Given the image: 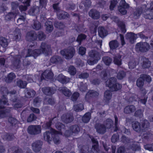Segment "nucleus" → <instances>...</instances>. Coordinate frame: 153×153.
Here are the masks:
<instances>
[{
	"mask_svg": "<svg viewBox=\"0 0 153 153\" xmlns=\"http://www.w3.org/2000/svg\"><path fill=\"white\" fill-rule=\"evenodd\" d=\"M30 0H27L24 3V5H21L19 7V9L21 11H25L27 9V7L29 6V3Z\"/></svg>",
	"mask_w": 153,
	"mask_h": 153,
	"instance_id": "nucleus-20",
	"label": "nucleus"
},
{
	"mask_svg": "<svg viewBox=\"0 0 153 153\" xmlns=\"http://www.w3.org/2000/svg\"><path fill=\"white\" fill-rule=\"evenodd\" d=\"M116 79L111 78L106 82V85L112 91H117L121 89V85L118 83H116Z\"/></svg>",
	"mask_w": 153,
	"mask_h": 153,
	"instance_id": "nucleus-4",
	"label": "nucleus"
},
{
	"mask_svg": "<svg viewBox=\"0 0 153 153\" xmlns=\"http://www.w3.org/2000/svg\"><path fill=\"white\" fill-rule=\"evenodd\" d=\"M15 75L14 73H11L9 74L7 77V82H9L12 79L15 78Z\"/></svg>",
	"mask_w": 153,
	"mask_h": 153,
	"instance_id": "nucleus-42",
	"label": "nucleus"
},
{
	"mask_svg": "<svg viewBox=\"0 0 153 153\" xmlns=\"http://www.w3.org/2000/svg\"><path fill=\"white\" fill-rule=\"evenodd\" d=\"M92 142L94 143V145L92 146V149H94V150L97 151V149L98 147V142L94 138H92L91 137H90Z\"/></svg>",
	"mask_w": 153,
	"mask_h": 153,
	"instance_id": "nucleus-29",
	"label": "nucleus"
},
{
	"mask_svg": "<svg viewBox=\"0 0 153 153\" xmlns=\"http://www.w3.org/2000/svg\"><path fill=\"white\" fill-rule=\"evenodd\" d=\"M136 48L137 50L142 52H145L149 49V46L146 42H140L137 44Z\"/></svg>",
	"mask_w": 153,
	"mask_h": 153,
	"instance_id": "nucleus-6",
	"label": "nucleus"
},
{
	"mask_svg": "<svg viewBox=\"0 0 153 153\" xmlns=\"http://www.w3.org/2000/svg\"><path fill=\"white\" fill-rule=\"evenodd\" d=\"M47 0H40V7L45 8L46 3Z\"/></svg>",
	"mask_w": 153,
	"mask_h": 153,
	"instance_id": "nucleus-50",
	"label": "nucleus"
},
{
	"mask_svg": "<svg viewBox=\"0 0 153 153\" xmlns=\"http://www.w3.org/2000/svg\"><path fill=\"white\" fill-rule=\"evenodd\" d=\"M31 109L33 112L35 113H39V109H38L32 107L31 108Z\"/></svg>",
	"mask_w": 153,
	"mask_h": 153,
	"instance_id": "nucleus-61",
	"label": "nucleus"
},
{
	"mask_svg": "<svg viewBox=\"0 0 153 153\" xmlns=\"http://www.w3.org/2000/svg\"><path fill=\"white\" fill-rule=\"evenodd\" d=\"M62 90L64 95L66 96H69L71 94V93L69 90L65 87L62 88Z\"/></svg>",
	"mask_w": 153,
	"mask_h": 153,
	"instance_id": "nucleus-34",
	"label": "nucleus"
},
{
	"mask_svg": "<svg viewBox=\"0 0 153 153\" xmlns=\"http://www.w3.org/2000/svg\"><path fill=\"white\" fill-rule=\"evenodd\" d=\"M140 33L139 34L137 35L131 33H128L126 35V38L129 39L130 42L131 43H133L134 40L136 39L137 35L140 36L141 38H143V36L140 35Z\"/></svg>",
	"mask_w": 153,
	"mask_h": 153,
	"instance_id": "nucleus-9",
	"label": "nucleus"
},
{
	"mask_svg": "<svg viewBox=\"0 0 153 153\" xmlns=\"http://www.w3.org/2000/svg\"><path fill=\"white\" fill-rule=\"evenodd\" d=\"M41 145L40 142L33 143L32 146L33 150L36 152L39 151L41 148Z\"/></svg>",
	"mask_w": 153,
	"mask_h": 153,
	"instance_id": "nucleus-18",
	"label": "nucleus"
},
{
	"mask_svg": "<svg viewBox=\"0 0 153 153\" xmlns=\"http://www.w3.org/2000/svg\"><path fill=\"white\" fill-rule=\"evenodd\" d=\"M36 118L35 116L33 114H31L27 119V121L28 122H30L35 120Z\"/></svg>",
	"mask_w": 153,
	"mask_h": 153,
	"instance_id": "nucleus-46",
	"label": "nucleus"
},
{
	"mask_svg": "<svg viewBox=\"0 0 153 153\" xmlns=\"http://www.w3.org/2000/svg\"><path fill=\"white\" fill-rule=\"evenodd\" d=\"M16 16V15L12 13H10L6 16V18L8 17L9 16H10V19H11V18H13V17H14Z\"/></svg>",
	"mask_w": 153,
	"mask_h": 153,
	"instance_id": "nucleus-63",
	"label": "nucleus"
},
{
	"mask_svg": "<svg viewBox=\"0 0 153 153\" xmlns=\"http://www.w3.org/2000/svg\"><path fill=\"white\" fill-rule=\"evenodd\" d=\"M84 107L83 105L80 104L77 105H74V110L76 111H81L83 109Z\"/></svg>",
	"mask_w": 153,
	"mask_h": 153,
	"instance_id": "nucleus-30",
	"label": "nucleus"
},
{
	"mask_svg": "<svg viewBox=\"0 0 153 153\" xmlns=\"http://www.w3.org/2000/svg\"><path fill=\"white\" fill-rule=\"evenodd\" d=\"M89 16L94 19H97L100 16L99 13L95 10H91L89 12Z\"/></svg>",
	"mask_w": 153,
	"mask_h": 153,
	"instance_id": "nucleus-15",
	"label": "nucleus"
},
{
	"mask_svg": "<svg viewBox=\"0 0 153 153\" xmlns=\"http://www.w3.org/2000/svg\"><path fill=\"white\" fill-rule=\"evenodd\" d=\"M50 46L45 43H43L41 45V48L42 50V52L46 54L50 50Z\"/></svg>",
	"mask_w": 153,
	"mask_h": 153,
	"instance_id": "nucleus-12",
	"label": "nucleus"
},
{
	"mask_svg": "<svg viewBox=\"0 0 153 153\" xmlns=\"http://www.w3.org/2000/svg\"><path fill=\"white\" fill-rule=\"evenodd\" d=\"M26 82H23L21 80L18 81L17 82V85L21 88H25L26 86Z\"/></svg>",
	"mask_w": 153,
	"mask_h": 153,
	"instance_id": "nucleus-32",
	"label": "nucleus"
},
{
	"mask_svg": "<svg viewBox=\"0 0 153 153\" xmlns=\"http://www.w3.org/2000/svg\"><path fill=\"white\" fill-rule=\"evenodd\" d=\"M135 110V107L133 105H131L126 107L124 109V112L125 113H129L134 111Z\"/></svg>",
	"mask_w": 153,
	"mask_h": 153,
	"instance_id": "nucleus-21",
	"label": "nucleus"
},
{
	"mask_svg": "<svg viewBox=\"0 0 153 153\" xmlns=\"http://www.w3.org/2000/svg\"><path fill=\"white\" fill-rule=\"evenodd\" d=\"M0 103L1 105L4 104L6 105L7 104V99L4 97L1 100L0 99Z\"/></svg>",
	"mask_w": 153,
	"mask_h": 153,
	"instance_id": "nucleus-55",
	"label": "nucleus"
},
{
	"mask_svg": "<svg viewBox=\"0 0 153 153\" xmlns=\"http://www.w3.org/2000/svg\"><path fill=\"white\" fill-rule=\"evenodd\" d=\"M118 134H114L112 136L111 140L113 143H115L118 140Z\"/></svg>",
	"mask_w": 153,
	"mask_h": 153,
	"instance_id": "nucleus-49",
	"label": "nucleus"
},
{
	"mask_svg": "<svg viewBox=\"0 0 153 153\" xmlns=\"http://www.w3.org/2000/svg\"><path fill=\"white\" fill-rule=\"evenodd\" d=\"M57 15L59 18L61 19H65L66 17H68V15L67 13L65 12H61V13L58 12Z\"/></svg>",
	"mask_w": 153,
	"mask_h": 153,
	"instance_id": "nucleus-23",
	"label": "nucleus"
},
{
	"mask_svg": "<svg viewBox=\"0 0 153 153\" xmlns=\"http://www.w3.org/2000/svg\"><path fill=\"white\" fill-rule=\"evenodd\" d=\"M68 72L71 75H74L76 73V70L73 66H71L69 67Z\"/></svg>",
	"mask_w": 153,
	"mask_h": 153,
	"instance_id": "nucleus-38",
	"label": "nucleus"
},
{
	"mask_svg": "<svg viewBox=\"0 0 153 153\" xmlns=\"http://www.w3.org/2000/svg\"><path fill=\"white\" fill-rule=\"evenodd\" d=\"M65 78L66 77L65 76L60 74L59 76L58 79L59 81L63 82L64 79H65Z\"/></svg>",
	"mask_w": 153,
	"mask_h": 153,
	"instance_id": "nucleus-54",
	"label": "nucleus"
},
{
	"mask_svg": "<svg viewBox=\"0 0 153 153\" xmlns=\"http://www.w3.org/2000/svg\"><path fill=\"white\" fill-rule=\"evenodd\" d=\"M96 128L97 131L99 133L103 134L105 131L106 128L103 125L98 124L96 126Z\"/></svg>",
	"mask_w": 153,
	"mask_h": 153,
	"instance_id": "nucleus-13",
	"label": "nucleus"
},
{
	"mask_svg": "<svg viewBox=\"0 0 153 153\" xmlns=\"http://www.w3.org/2000/svg\"><path fill=\"white\" fill-rule=\"evenodd\" d=\"M86 52V49L83 47H80L79 49L78 52L79 54L82 55H84Z\"/></svg>",
	"mask_w": 153,
	"mask_h": 153,
	"instance_id": "nucleus-40",
	"label": "nucleus"
},
{
	"mask_svg": "<svg viewBox=\"0 0 153 153\" xmlns=\"http://www.w3.org/2000/svg\"><path fill=\"white\" fill-rule=\"evenodd\" d=\"M111 94L109 91H106L105 93L104 100L107 103L111 99Z\"/></svg>",
	"mask_w": 153,
	"mask_h": 153,
	"instance_id": "nucleus-16",
	"label": "nucleus"
},
{
	"mask_svg": "<svg viewBox=\"0 0 153 153\" xmlns=\"http://www.w3.org/2000/svg\"><path fill=\"white\" fill-rule=\"evenodd\" d=\"M91 114L90 113H88L85 114L82 118L83 121L84 123H87L90 119Z\"/></svg>",
	"mask_w": 153,
	"mask_h": 153,
	"instance_id": "nucleus-25",
	"label": "nucleus"
},
{
	"mask_svg": "<svg viewBox=\"0 0 153 153\" xmlns=\"http://www.w3.org/2000/svg\"><path fill=\"white\" fill-rule=\"evenodd\" d=\"M90 58L88 60L87 62L88 64L93 65L96 63L100 59L99 54L95 51H92L89 53Z\"/></svg>",
	"mask_w": 153,
	"mask_h": 153,
	"instance_id": "nucleus-3",
	"label": "nucleus"
},
{
	"mask_svg": "<svg viewBox=\"0 0 153 153\" xmlns=\"http://www.w3.org/2000/svg\"><path fill=\"white\" fill-rule=\"evenodd\" d=\"M39 12V9L38 7H36L34 9H31L29 13L30 15H33L38 13Z\"/></svg>",
	"mask_w": 153,
	"mask_h": 153,
	"instance_id": "nucleus-28",
	"label": "nucleus"
},
{
	"mask_svg": "<svg viewBox=\"0 0 153 153\" xmlns=\"http://www.w3.org/2000/svg\"><path fill=\"white\" fill-rule=\"evenodd\" d=\"M118 27L119 29L121 30L122 33H125L126 32L124 24L123 22H120Z\"/></svg>",
	"mask_w": 153,
	"mask_h": 153,
	"instance_id": "nucleus-36",
	"label": "nucleus"
},
{
	"mask_svg": "<svg viewBox=\"0 0 153 153\" xmlns=\"http://www.w3.org/2000/svg\"><path fill=\"white\" fill-rule=\"evenodd\" d=\"M20 34L19 33H18L16 35V36L14 37V39L16 40H18L20 39Z\"/></svg>",
	"mask_w": 153,
	"mask_h": 153,
	"instance_id": "nucleus-64",
	"label": "nucleus"
},
{
	"mask_svg": "<svg viewBox=\"0 0 153 153\" xmlns=\"http://www.w3.org/2000/svg\"><path fill=\"white\" fill-rule=\"evenodd\" d=\"M9 112L8 109L0 106V117L3 118L6 117L8 114Z\"/></svg>",
	"mask_w": 153,
	"mask_h": 153,
	"instance_id": "nucleus-11",
	"label": "nucleus"
},
{
	"mask_svg": "<svg viewBox=\"0 0 153 153\" xmlns=\"http://www.w3.org/2000/svg\"><path fill=\"white\" fill-rule=\"evenodd\" d=\"M28 132L31 134H37L41 132V126H30L28 128Z\"/></svg>",
	"mask_w": 153,
	"mask_h": 153,
	"instance_id": "nucleus-8",
	"label": "nucleus"
},
{
	"mask_svg": "<svg viewBox=\"0 0 153 153\" xmlns=\"http://www.w3.org/2000/svg\"><path fill=\"white\" fill-rule=\"evenodd\" d=\"M117 3V1L112 0L111 2V4L110 6V9L111 10H113L114 8L115 7Z\"/></svg>",
	"mask_w": 153,
	"mask_h": 153,
	"instance_id": "nucleus-37",
	"label": "nucleus"
},
{
	"mask_svg": "<svg viewBox=\"0 0 153 153\" xmlns=\"http://www.w3.org/2000/svg\"><path fill=\"white\" fill-rule=\"evenodd\" d=\"M0 45L3 47H7V43L6 39L3 37H0Z\"/></svg>",
	"mask_w": 153,
	"mask_h": 153,
	"instance_id": "nucleus-27",
	"label": "nucleus"
},
{
	"mask_svg": "<svg viewBox=\"0 0 153 153\" xmlns=\"http://www.w3.org/2000/svg\"><path fill=\"white\" fill-rule=\"evenodd\" d=\"M103 60L106 65H109L112 61V60L110 58L107 57H104L103 59Z\"/></svg>",
	"mask_w": 153,
	"mask_h": 153,
	"instance_id": "nucleus-33",
	"label": "nucleus"
},
{
	"mask_svg": "<svg viewBox=\"0 0 153 153\" xmlns=\"http://www.w3.org/2000/svg\"><path fill=\"white\" fill-rule=\"evenodd\" d=\"M62 119L63 121H65V122L66 123L69 122L73 120V118L72 117H70L68 119H66V120L65 121L63 119V117H62Z\"/></svg>",
	"mask_w": 153,
	"mask_h": 153,
	"instance_id": "nucleus-60",
	"label": "nucleus"
},
{
	"mask_svg": "<svg viewBox=\"0 0 153 153\" xmlns=\"http://www.w3.org/2000/svg\"><path fill=\"white\" fill-rule=\"evenodd\" d=\"M143 13L144 17L146 19H153V1L147 5H143L141 9H137L134 13L135 18L139 16Z\"/></svg>",
	"mask_w": 153,
	"mask_h": 153,
	"instance_id": "nucleus-1",
	"label": "nucleus"
},
{
	"mask_svg": "<svg viewBox=\"0 0 153 153\" xmlns=\"http://www.w3.org/2000/svg\"><path fill=\"white\" fill-rule=\"evenodd\" d=\"M117 153H124V149L123 147H119Z\"/></svg>",
	"mask_w": 153,
	"mask_h": 153,
	"instance_id": "nucleus-58",
	"label": "nucleus"
},
{
	"mask_svg": "<svg viewBox=\"0 0 153 153\" xmlns=\"http://www.w3.org/2000/svg\"><path fill=\"white\" fill-rule=\"evenodd\" d=\"M144 122V124L143 125V127L146 128L149 126V123L147 120H145Z\"/></svg>",
	"mask_w": 153,
	"mask_h": 153,
	"instance_id": "nucleus-59",
	"label": "nucleus"
},
{
	"mask_svg": "<svg viewBox=\"0 0 153 153\" xmlns=\"http://www.w3.org/2000/svg\"><path fill=\"white\" fill-rule=\"evenodd\" d=\"M120 58V56H119L118 58L115 57L114 60V63L118 65H120L121 64Z\"/></svg>",
	"mask_w": 153,
	"mask_h": 153,
	"instance_id": "nucleus-39",
	"label": "nucleus"
},
{
	"mask_svg": "<svg viewBox=\"0 0 153 153\" xmlns=\"http://www.w3.org/2000/svg\"><path fill=\"white\" fill-rule=\"evenodd\" d=\"M128 5L127 4L124 0H121L118 7L119 12L122 14L125 15L126 14L127 11L126 9L128 7Z\"/></svg>",
	"mask_w": 153,
	"mask_h": 153,
	"instance_id": "nucleus-7",
	"label": "nucleus"
},
{
	"mask_svg": "<svg viewBox=\"0 0 153 153\" xmlns=\"http://www.w3.org/2000/svg\"><path fill=\"white\" fill-rule=\"evenodd\" d=\"M60 58L57 56H55L52 57L50 59V61L52 63H56L60 60Z\"/></svg>",
	"mask_w": 153,
	"mask_h": 153,
	"instance_id": "nucleus-35",
	"label": "nucleus"
},
{
	"mask_svg": "<svg viewBox=\"0 0 153 153\" xmlns=\"http://www.w3.org/2000/svg\"><path fill=\"white\" fill-rule=\"evenodd\" d=\"M120 38L121 42V45H124L125 43L124 40V37L122 35L120 34Z\"/></svg>",
	"mask_w": 153,
	"mask_h": 153,
	"instance_id": "nucleus-56",
	"label": "nucleus"
},
{
	"mask_svg": "<svg viewBox=\"0 0 153 153\" xmlns=\"http://www.w3.org/2000/svg\"><path fill=\"white\" fill-rule=\"evenodd\" d=\"M75 52V50L72 48L69 50L65 49L61 51V54L67 59L72 58Z\"/></svg>",
	"mask_w": 153,
	"mask_h": 153,
	"instance_id": "nucleus-5",
	"label": "nucleus"
},
{
	"mask_svg": "<svg viewBox=\"0 0 153 153\" xmlns=\"http://www.w3.org/2000/svg\"><path fill=\"white\" fill-rule=\"evenodd\" d=\"M42 91L43 92L46 94L50 95L53 94L54 91L53 90V89H51L49 87H45L42 88Z\"/></svg>",
	"mask_w": 153,
	"mask_h": 153,
	"instance_id": "nucleus-19",
	"label": "nucleus"
},
{
	"mask_svg": "<svg viewBox=\"0 0 153 153\" xmlns=\"http://www.w3.org/2000/svg\"><path fill=\"white\" fill-rule=\"evenodd\" d=\"M143 79L141 75L140 77L138 79L137 81V86L140 87L143 85Z\"/></svg>",
	"mask_w": 153,
	"mask_h": 153,
	"instance_id": "nucleus-31",
	"label": "nucleus"
},
{
	"mask_svg": "<svg viewBox=\"0 0 153 153\" xmlns=\"http://www.w3.org/2000/svg\"><path fill=\"white\" fill-rule=\"evenodd\" d=\"M151 65V62L150 61H147L146 64L144 63L143 65V67L145 68H147L150 66Z\"/></svg>",
	"mask_w": 153,
	"mask_h": 153,
	"instance_id": "nucleus-62",
	"label": "nucleus"
},
{
	"mask_svg": "<svg viewBox=\"0 0 153 153\" xmlns=\"http://www.w3.org/2000/svg\"><path fill=\"white\" fill-rule=\"evenodd\" d=\"M51 133L50 134L49 132H46L44 134V140L49 142V141L51 140V139L50 136L51 134L52 137H53V140L54 143L55 144L59 142V140L57 137H58L59 135H61L62 133L60 132L51 129Z\"/></svg>",
	"mask_w": 153,
	"mask_h": 153,
	"instance_id": "nucleus-2",
	"label": "nucleus"
},
{
	"mask_svg": "<svg viewBox=\"0 0 153 153\" xmlns=\"http://www.w3.org/2000/svg\"><path fill=\"white\" fill-rule=\"evenodd\" d=\"M143 79L145 78L146 80L148 82H150L151 81V78L150 76L147 75L142 74L141 75Z\"/></svg>",
	"mask_w": 153,
	"mask_h": 153,
	"instance_id": "nucleus-48",
	"label": "nucleus"
},
{
	"mask_svg": "<svg viewBox=\"0 0 153 153\" xmlns=\"http://www.w3.org/2000/svg\"><path fill=\"white\" fill-rule=\"evenodd\" d=\"M41 27L40 23L38 21H36L35 22L33 26V28L36 30L39 29Z\"/></svg>",
	"mask_w": 153,
	"mask_h": 153,
	"instance_id": "nucleus-43",
	"label": "nucleus"
},
{
	"mask_svg": "<svg viewBox=\"0 0 153 153\" xmlns=\"http://www.w3.org/2000/svg\"><path fill=\"white\" fill-rule=\"evenodd\" d=\"M79 94L78 93L75 92L72 95V100L73 101H74L77 99L79 96Z\"/></svg>",
	"mask_w": 153,
	"mask_h": 153,
	"instance_id": "nucleus-51",
	"label": "nucleus"
},
{
	"mask_svg": "<svg viewBox=\"0 0 153 153\" xmlns=\"http://www.w3.org/2000/svg\"><path fill=\"white\" fill-rule=\"evenodd\" d=\"M118 45L117 42L115 40L112 41L109 43L110 47L112 49H114L117 48Z\"/></svg>",
	"mask_w": 153,
	"mask_h": 153,
	"instance_id": "nucleus-24",
	"label": "nucleus"
},
{
	"mask_svg": "<svg viewBox=\"0 0 153 153\" xmlns=\"http://www.w3.org/2000/svg\"><path fill=\"white\" fill-rule=\"evenodd\" d=\"M86 37L85 35L81 34L78 36L77 40L78 42H80L82 40L85 39Z\"/></svg>",
	"mask_w": 153,
	"mask_h": 153,
	"instance_id": "nucleus-44",
	"label": "nucleus"
},
{
	"mask_svg": "<svg viewBox=\"0 0 153 153\" xmlns=\"http://www.w3.org/2000/svg\"><path fill=\"white\" fill-rule=\"evenodd\" d=\"M30 37L34 40L36 39L37 37L40 40H42L45 38V36L42 32H40L38 35H37L33 31L31 32Z\"/></svg>",
	"mask_w": 153,
	"mask_h": 153,
	"instance_id": "nucleus-10",
	"label": "nucleus"
},
{
	"mask_svg": "<svg viewBox=\"0 0 153 153\" xmlns=\"http://www.w3.org/2000/svg\"><path fill=\"white\" fill-rule=\"evenodd\" d=\"M64 126L61 123H58L56 125V128L59 130H60L62 128H64Z\"/></svg>",
	"mask_w": 153,
	"mask_h": 153,
	"instance_id": "nucleus-53",
	"label": "nucleus"
},
{
	"mask_svg": "<svg viewBox=\"0 0 153 153\" xmlns=\"http://www.w3.org/2000/svg\"><path fill=\"white\" fill-rule=\"evenodd\" d=\"M125 73L123 71H121L117 74V77L118 79H121L125 76Z\"/></svg>",
	"mask_w": 153,
	"mask_h": 153,
	"instance_id": "nucleus-45",
	"label": "nucleus"
},
{
	"mask_svg": "<svg viewBox=\"0 0 153 153\" xmlns=\"http://www.w3.org/2000/svg\"><path fill=\"white\" fill-rule=\"evenodd\" d=\"M45 25L46 26V30L48 31H51L53 28L52 22L50 21H48L45 23Z\"/></svg>",
	"mask_w": 153,
	"mask_h": 153,
	"instance_id": "nucleus-26",
	"label": "nucleus"
},
{
	"mask_svg": "<svg viewBox=\"0 0 153 153\" xmlns=\"http://www.w3.org/2000/svg\"><path fill=\"white\" fill-rule=\"evenodd\" d=\"M41 53V52L39 50H35L33 52L32 55L35 57L38 56Z\"/></svg>",
	"mask_w": 153,
	"mask_h": 153,
	"instance_id": "nucleus-47",
	"label": "nucleus"
},
{
	"mask_svg": "<svg viewBox=\"0 0 153 153\" xmlns=\"http://www.w3.org/2000/svg\"><path fill=\"white\" fill-rule=\"evenodd\" d=\"M53 75V74L50 70L46 71L44 72L42 74V77L44 78V76L47 78H50Z\"/></svg>",
	"mask_w": 153,
	"mask_h": 153,
	"instance_id": "nucleus-17",
	"label": "nucleus"
},
{
	"mask_svg": "<svg viewBox=\"0 0 153 153\" xmlns=\"http://www.w3.org/2000/svg\"><path fill=\"white\" fill-rule=\"evenodd\" d=\"M107 122L106 127L107 128H109L110 127L111 125L113 123V122L111 120L109 119L107 120Z\"/></svg>",
	"mask_w": 153,
	"mask_h": 153,
	"instance_id": "nucleus-52",
	"label": "nucleus"
},
{
	"mask_svg": "<svg viewBox=\"0 0 153 153\" xmlns=\"http://www.w3.org/2000/svg\"><path fill=\"white\" fill-rule=\"evenodd\" d=\"M132 127L135 131H139L140 130V126L139 123L137 122H133L132 124Z\"/></svg>",
	"mask_w": 153,
	"mask_h": 153,
	"instance_id": "nucleus-22",
	"label": "nucleus"
},
{
	"mask_svg": "<svg viewBox=\"0 0 153 153\" xmlns=\"http://www.w3.org/2000/svg\"><path fill=\"white\" fill-rule=\"evenodd\" d=\"M27 95L26 94V96L27 97H30L34 96L35 94V93L33 90H30L27 92Z\"/></svg>",
	"mask_w": 153,
	"mask_h": 153,
	"instance_id": "nucleus-41",
	"label": "nucleus"
},
{
	"mask_svg": "<svg viewBox=\"0 0 153 153\" xmlns=\"http://www.w3.org/2000/svg\"><path fill=\"white\" fill-rule=\"evenodd\" d=\"M98 33L100 36L103 38L106 36L107 33L104 28L102 27H100L98 29Z\"/></svg>",
	"mask_w": 153,
	"mask_h": 153,
	"instance_id": "nucleus-14",
	"label": "nucleus"
},
{
	"mask_svg": "<svg viewBox=\"0 0 153 153\" xmlns=\"http://www.w3.org/2000/svg\"><path fill=\"white\" fill-rule=\"evenodd\" d=\"M88 76V74L87 73H85L82 74L79 76L80 78H87Z\"/></svg>",
	"mask_w": 153,
	"mask_h": 153,
	"instance_id": "nucleus-57",
	"label": "nucleus"
}]
</instances>
